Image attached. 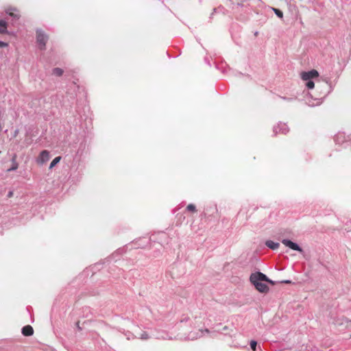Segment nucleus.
<instances>
[{
    "label": "nucleus",
    "instance_id": "obj_1",
    "mask_svg": "<svg viewBox=\"0 0 351 351\" xmlns=\"http://www.w3.org/2000/svg\"><path fill=\"white\" fill-rule=\"evenodd\" d=\"M250 280L255 288L261 293H265L269 290L268 286L265 282L274 285V282L269 279L264 274L256 271L250 275Z\"/></svg>",
    "mask_w": 351,
    "mask_h": 351
},
{
    "label": "nucleus",
    "instance_id": "obj_2",
    "mask_svg": "<svg viewBox=\"0 0 351 351\" xmlns=\"http://www.w3.org/2000/svg\"><path fill=\"white\" fill-rule=\"evenodd\" d=\"M319 77L318 72L315 70L302 72L301 79L305 82V86L308 89H313L315 86V80Z\"/></svg>",
    "mask_w": 351,
    "mask_h": 351
},
{
    "label": "nucleus",
    "instance_id": "obj_3",
    "mask_svg": "<svg viewBox=\"0 0 351 351\" xmlns=\"http://www.w3.org/2000/svg\"><path fill=\"white\" fill-rule=\"evenodd\" d=\"M36 39L40 49H44L48 40L47 36L43 31L38 30L36 32Z\"/></svg>",
    "mask_w": 351,
    "mask_h": 351
},
{
    "label": "nucleus",
    "instance_id": "obj_4",
    "mask_svg": "<svg viewBox=\"0 0 351 351\" xmlns=\"http://www.w3.org/2000/svg\"><path fill=\"white\" fill-rule=\"evenodd\" d=\"M50 158L49 152L47 150L42 151L39 156L37 157L36 161L39 165H43L46 163Z\"/></svg>",
    "mask_w": 351,
    "mask_h": 351
},
{
    "label": "nucleus",
    "instance_id": "obj_5",
    "mask_svg": "<svg viewBox=\"0 0 351 351\" xmlns=\"http://www.w3.org/2000/svg\"><path fill=\"white\" fill-rule=\"evenodd\" d=\"M287 247L292 250L298 252L300 254L304 256V252L303 249L296 243L291 241V240L287 239Z\"/></svg>",
    "mask_w": 351,
    "mask_h": 351
},
{
    "label": "nucleus",
    "instance_id": "obj_6",
    "mask_svg": "<svg viewBox=\"0 0 351 351\" xmlns=\"http://www.w3.org/2000/svg\"><path fill=\"white\" fill-rule=\"evenodd\" d=\"M305 101H306V103L309 106H311V107L318 106V105L321 104L322 102V99H312V98H310L309 97H306Z\"/></svg>",
    "mask_w": 351,
    "mask_h": 351
},
{
    "label": "nucleus",
    "instance_id": "obj_7",
    "mask_svg": "<svg viewBox=\"0 0 351 351\" xmlns=\"http://www.w3.org/2000/svg\"><path fill=\"white\" fill-rule=\"evenodd\" d=\"M335 141L337 144H343L346 143V136L343 132H339L335 136Z\"/></svg>",
    "mask_w": 351,
    "mask_h": 351
},
{
    "label": "nucleus",
    "instance_id": "obj_8",
    "mask_svg": "<svg viewBox=\"0 0 351 351\" xmlns=\"http://www.w3.org/2000/svg\"><path fill=\"white\" fill-rule=\"evenodd\" d=\"M204 332L208 333L209 330H207V329H206L204 331L199 330L196 335H195L194 333L191 332V333H190V335L189 336V339H191V340L196 339H197V338H199L200 337H202L204 335Z\"/></svg>",
    "mask_w": 351,
    "mask_h": 351
},
{
    "label": "nucleus",
    "instance_id": "obj_9",
    "mask_svg": "<svg viewBox=\"0 0 351 351\" xmlns=\"http://www.w3.org/2000/svg\"><path fill=\"white\" fill-rule=\"evenodd\" d=\"M22 333L24 336H30L34 333L33 328L29 325H27L22 328Z\"/></svg>",
    "mask_w": 351,
    "mask_h": 351
},
{
    "label": "nucleus",
    "instance_id": "obj_10",
    "mask_svg": "<svg viewBox=\"0 0 351 351\" xmlns=\"http://www.w3.org/2000/svg\"><path fill=\"white\" fill-rule=\"evenodd\" d=\"M265 245L271 250H276L280 245L279 243L271 240L267 241Z\"/></svg>",
    "mask_w": 351,
    "mask_h": 351
},
{
    "label": "nucleus",
    "instance_id": "obj_11",
    "mask_svg": "<svg viewBox=\"0 0 351 351\" xmlns=\"http://www.w3.org/2000/svg\"><path fill=\"white\" fill-rule=\"evenodd\" d=\"M15 9L14 8H9L6 10V13L10 15V16L13 17L14 19L18 20L19 19V14L18 13H14V11Z\"/></svg>",
    "mask_w": 351,
    "mask_h": 351
},
{
    "label": "nucleus",
    "instance_id": "obj_12",
    "mask_svg": "<svg viewBox=\"0 0 351 351\" xmlns=\"http://www.w3.org/2000/svg\"><path fill=\"white\" fill-rule=\"evenodd\" d=\"M8 25L7 23L3 20H0V33H7Z\"/></svg>",
    "mask_w": 351,
    "mask_h": 351
},
{
    "label": "nucleus",
    "instance_id": "obj_13",
    "mask_svg": "<svg viewBox=\"0 0 351 351\" xmlns=\"http://www.w3.org/2000/svg\"><path fill=\"white\" fill-rule=\"evenodd\" d=\"M156 338L158 339H172V337L165 332H162L156 335Z\"/></svg>",
    "mask_w": 351,
    "mask_h": 351
},
{
    "label": "nucleus",
    "instance_id": "obj_14",
    "mask_svg": "<svg viewBox=\"0 0 351 351\" xmlns=\"http://www.w3.org/2000/svg\"><path fill=\"white\" fill-rule=\"evenodd\" d=\"M250 347L253 351H262L260 346L257 347V343L256 341H251Z\"/></svg>",
    "mask_w": 351,
    "mask_h": 351
},
{
    "label": "nucleus",
    "instance_id": "obj_15",
    "mask_svg": "<svg viewBox=\"0 0 351 351\" xmlns=\"http://www.w3.org/2000/svg\"><path fill=\"white\" fill-rule=\"evenodd\" d=\"M12 166L8 169V171H14L18 169V163L16 162V156H14L12 160Z\"/></svg>",
    "mask_w": 351,
    "mask_h": 351
},
{
    "label": "nucleus",
    "instance_id": "obj_16",
    "mask_svg": "<svg viewBox=\"0 0 351 351\" xmlns=\"http://www.w3.org/2000/svg\"><path fill=\"white\" fill-rule=\"evenodd\" d=\"M61 160L60 156L56 157L52 162L50 163L49 169L54 167Z\"/></svg>",
    "mask_w": 351,
    "mask_h": 351
},
{
    "label": "nucleus",
    "instance_id": "obj_17",
    "mask_svg": "<svg viewBox=\"0 0 351 351\" xmlns=\"http://www.w3.org/2000/svg\"><path fill=\"white\" fill-rule=\"evenodd\" d=\"M62 73H63V70L62 69L55 68L53 69V74H54L57 76H60L62 75Z\"/></svg>",
    "mask_w": 351,
    "mask_h": 351
},
{
    "label": "nucleus",
    "instance_id": "obj_18",
    "mask_svg": "<svg viewBox=\"0 0 351 351\" xmlns=\"http://www.w3.org/2000/svg\"><path fill=\"white\" fill-rule=\"evenodd\" d=\"M271 9L275 12V14L279 18L282 19V17H283V12L281 10H278L277 8H271Z\"/></svg>",
    "mask_w": 351,
    "mask_h": 351
},
{
    "label": "nucleus",
    "instance_id": "obj_19",
    "mask_svg": "<svg viewBox=\"0 0 351 351\" xmlns=\"http://www.w3.org/2000/svg\"><path fill=\"white\" fill-rule=\"evenodd\" d=\"M149 335L147 334V332H143V333L141 334L139 338L142 340H147L148 339H149Z\"/></svg>",
    "mask_w": 351,
    "mask_h": 351
},
{
    "label": "nucleus",
    "instance_id": "obj_20",
    "mask_svg": "<svg viewBox=\"0 0 351 351\" xmlns=\"http://www.w3.org/2000/svg\"><path fill=\"white\" fill-rule=\"evenodd\" d=\"M186 210L191 212H195L196 211V207L194 204H190L187 206Z\"/></svg>",
    "mask_w": 351,
    "mask_h": 351
},
{
    "label": "nucleus",
    "instance_id": "obj_21",
    "mask_svg": "<svg viewBox=\"0 0 351 351\" xmlns=\"http://www.w3.org/2000/svg\"><path fill=\"white\" fill-rule=\"evenodd\" d=\"M124 335L126 337L128 340H130V339L134 338V335L131 332H130L129 331H127V332H124Z\"/></svg>",
    "mask_w": 351,
    "mask_h": 351
},
{
    "label": "nucleus",
    "instance_id": "obj_22",
    "mask_svg": "<svg viewBox=\"0 0 351 351\" xmlns=\"http://www.w3.org/2000/svg\"><path fill=\"white\" fill-rule=\"evenodd\" d=\"M274 132L276 134H278V132H282L283 133V130L282 128H280V125H277V126H275L274 128Z\"/></svg>",
    "mask_w": 351,
    "mask_h": 351
},
{
    "label": "nucleus",
    "instance_id": "obj_23",
    "mask_svg": "<svg viewBox=\"0 0 351 351\" xmlns=\"http://www.w3.org/2000/svg\"><path fill=\"white\" fill-rule=\"evenodd\" d=\"M8 44L6 43H4L3 41H0V47H7Z\"/></svg>",
    "mask_w": 351,
    "mask_h": 351
},
{
    "label": "nucleus",
    "instance_id": "obj_24",
    "mask_svg": "<svg viewBox=\"0 0 351 351\" xmlns=\"http://www.w3.org/2000/svg\"><path fill=\"white\" fill-rule=\"evenodd\" d=\"M280 241L283 244H285V238H282Z\"/></svg>",
    "mask_w": 351,
    "mask_h": 351
},
{
    "label": "nucleus",
    "instance_id": "obj_25",
    "mask_svg": "<svg viewBox=\"0 0 351 351\" xmlns=\"http://www.w3.org/2000/svg\"><path fill=\"white\" fill-rule=\"evenodd\" d=\"M12 192H10V193H9V194H8V196H9V197H11V196H12Z\"/></svg>",
    "mask_w": 351,
    "mask_h": 351
},
{
    "label": "nucleus",
    "instance_id": "obj_26",
    "mask_svg": "<svg viewBox=\"0 0 351 351\" xmlns=\"http://www.w3.org/2000/svg\"><path fill=\"white\" fill-rule=\"evenodd\" d=\"M288 283H291V282L289 280H287V284H288Z\"/></svg>",
    "mask_w": 351,
    "mask_h": 351
}]
</instances>
